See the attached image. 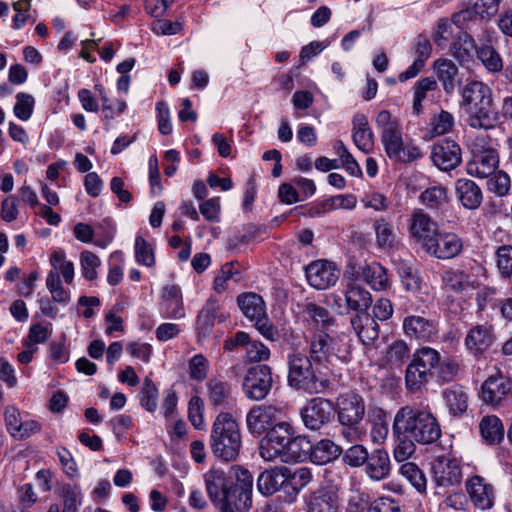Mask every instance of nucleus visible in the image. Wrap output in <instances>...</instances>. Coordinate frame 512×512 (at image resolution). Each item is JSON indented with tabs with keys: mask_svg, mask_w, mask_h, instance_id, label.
Returning a JSON list of instances; mask_svg holds the SVG:
<instances>
[{
	"mask_svg": "<svg viewBox=\"0 0 512 512\" xmlns=\"http://www.w3.org/2000/svg\"><path fill=\"white\" fill-rule=\"evenodd\" d=\"M393 425L417 443L432 444L441 437L440 424L431 409L420 404L401 407L394 416Z\"/></svg>",
	"mask_w": 512,
	"mask_h": 512,
	"instance_id": "obj_2",
	"label": "nucleus"
},
{
	"mask_svg": "<svg viewBox=\"0 0 512 512\" xmlns=\"http://www.w3.org/2000/svg\"><path fill=\"white\" fill-rule=\"evenodd\" d=\"M512 395V382L504 375L489 376L481 387L482 400L493 407L501 406Z\"/></svg>",
	"mask_w": 512,
	"mask_h": 512,
	"instance_id": "obj_14",
	"label": "nucleus"
},
{
	"mask_svg": "<svg viewBox=\"0 0 512 512\" xmlns=\"http://www.w3.org/2000/svg\"><path fill=\"white\" fill-rule=\"evenodd\" d=\"M307 512H339L340 499L334 487L321 486L305 496Z\"/></svg>",
	"mask_w": 512,
	"mask_h": 512,
	"instance_id": "obj_16",
	"label": "nucleus"
},
{
	"mask_svg": "<svg viewBox=\"0 0 512 512\" xmlns=\"http://www.w3.org/2000/svg\"><path fill=\"white\" fill-rule=\"evenodd\" d=\"M334 408L339 423L344 427L359 426L366 414L363 397L353 392L341 394Z\"/></svg>",
	"mask_w": 512,
	"mask_h": 512,
	"instance_id": "obj_8",
	"label": "nucleus"
},
{
	"mask_svg": "<svg viewBox=\"0 0 512 512\" xmlns=\"http://www.w3.org/2000/svg\"><path fill=\"white\" fill-rule=\"evenodd\" d=\"M440 352L430 346L416 349L405 371V385L410 391H419L433 377Z\"/></svg>",
	"mask_w": 512,
	"mask_h": 512,
	"instance_id": "obj_4",
	"label": "nucleus"
},
{
	"mask_svg": "<svg viewBox=\"0 0 512 512\" xmlns=\"http://www.w3.org/2000/svg\"><path fill=\"white\" fill-rule=\"evenodd\" d=\"M342 454V448L332 440L322 439L312 446L311 460L318 465L334 461Z\"/></svg>",
	"mask_w": 512,
	"mask_h": 512,
	"instance_id": "obj_38",
	"label": "nucleus"
},
{
	"mask_svg": "<svg viewBox=\"0 0 512 512\" xmlns=\"http://www.w3.org/2000/svg\"><path fill=\"white\" fill-rule=\"evenodd\" d=\"M498 153L493 148L485 149L474 155L472 161L467 165V171L470 175L479 178L490 177L498 167Z\"/></svg>",
	"mask_w": 512,
	"mask_h": 512,
	"instance_id": "obj_24",
	"label": "nucleus"
},
{
	"mask_svg": "<svg viewBox=\"0 0 512 512\" xmlns=\"http://www.w3.org/2000/svg\"><path fill=\"white\" fill-rule=\"evenodd\" d=\"M479 430L484 441L490 445L500 443L504 438V426L495 415L484 416L479 423Z\"/></svg>",
	"mask_w": 512,
	"mask_h": 512,
	"instance_id": "obj_37",
	"label": "nucleus"
},
{
	"mask_svg": "<svg viewBox=\"0 0 512 512\" xmlns=\"http://www.w3.org/2000/svg\"><path fill=\"white\" fill-rule=\"evenodd\" d=\"M365 473L373 481H381L389 477L391 460L384 448L374 449L369 453V459L365 463Z\"/></svg>",
	"mask_w": 512,
	"mask_h": 512,
	"instance_id": "obj_26",
	"label": "nucleus"
},
{
	"mask_svg": "<svg viewBox=\"0 0 512 512\" xmlns=\"http://www.w3.org/2000/svg\"><path fill=\"white\" fill-rule=\"evenodd\" d=\"M481 45L477 48V56L484 66L491 72L500 71L503 67L502 60L493 47L492 35L488 31L482 33Z\"/></svg>",
	"mask_w": 512,
	"mask_h": 512,
	"instance_id": "obj_30",
	"label": "nucleus"
},
{
	"mask_svg": "<svg viewBox=\"0 0 512 512\" xmlns=\"http://www.w3.org/2000/svg\"><path fill=\"white\" fill-rule=\"evenodd\" d=\"M373 229L375 232L376 246L382 250H391L396 241L393 224L387 219L380 217L374 220Z\"/></svg>",
	"mask_w": 512,
	"mask_h": 512,
	"instance_id": "obj_39",
	"label": "nucleus"
},
{
	"mask_svg": "<svg viewBox=\"0 0 512 512\" xmlns=\"http://www.w3.org/2000/svg\"><path fill=\"white\" fill-rule=\"evenodd\" d=\"M188 369L190 378L201 382L207 377L209 361L202 354H196L190 359Z\"/></svg>",
	"mask_w": 512,
	"mask_h": 512,
	"instance_id": "obj_60",
	"label": "nucleus"
},
{
	"mask_svg": "<svg viewBox=\"0 0 512 512\" xmlns=\"http://www.w3.org/2000/svg\"><path fill=\"white\" fill-rule=\"evenodd\" d=\"M334 414L335 408L332 401L321 397L309 400L300 411L305 427L311 430H319L330 423Z\"/></svg>",
	"mask_w": 512,
	"mask_h": 512,
	"instance_id": "obj_9",
	"label": "nucleus"
},
{
	"mask_svg": "<svg viewBox=\"0 0 512 512\" xmlns=\"http://www.w3.org/2000/svg\"><path fill=\"white\" fill-rule=\"evenodd\" d=\"M292 428L287 422L280 421L272 429H270L266 436L267 443H272L274 447L286 452L292 437Z\"/></svg>",
	"mask_w": 512,
	"mask_h": 512,
	"instance_id": "obj_48",
	"label": "nucleus"
},
{
	"mask_svg": "<svg viewBox=\"0 0 512 512\" xmlns=\"http://www.w3.org/2000/svg\"><path fill=\"white\" fill-rule=\"evenodd\" d=\"M309 356L319 365L328 367L331 356L342 357L338 342L323 330H316L308 340Z\"/></svg>",
	"mask_w": 512,
	"mask_h": 512,
	"instance_id": "obj_12",
	"label": "nucleus"
},
{
	"mask_svg": "<svg viewBox=\"0 0 512 512\" xmlns=\"http://www.w3.org/2000/svg\"><path fill=\"white\" fill-rule=\"evenodd\" d=\"M500 0H473V9H466L461 11L458 15L457 21L472 20L473 16L483 19L494 15L499 6Z\"/></svg>",
	"mask_w": 512,
	"mask_h": 512,
	"instance_id": "obj_45",
	"label": "nucleus"
},
{
	"mask_svg": "<svg viewBox=\"0 0 512 512\" xmlns=\"http://www.w3.org/2000/svg\"><path fill=\"white\" fill-rule=\"evenodd\" d=\"M469 114L468 124L472 128L489 130L497 125V116L492 103L466 111Z\"/></svg>",
	"mask_w": 512,
	"mask_h": 512,
	"instance_id": "obj_32",
	"label": "nucleus"
},
{
	"mask_svg": "<svg viewBox=\"0 0 512 512\" xmlns=\"http://www.w3.org/2000/svg\"><path fill=\"white\" fill-rule=\"evenodd\" d=\"M288 385L307 394L323 393L330 385V369L305 353H287Z\"/></svg>",
	"mask_w": 512,
	"mask_h": 512,
	"instance_id": "obj_1",
	"label": "nucleus"
},
{
	"mask_svg": "<svg viewBox=\"0 0 512 512\" xmlns=\"http://www.w3.org/2000/svg\"><path fill=\"white\" fill-rule=\"evenodd\" d=\"M411 356L409 345L404 340H397L387 347L384 363L390 369H401Z\"/></svg>",
	"mask_w": 512,
	"mask_h": 512,
	"instance_id": "obj_36",
	"label": "nucleus"
},
{
	"mask_svg": "<svg viewBox=\"0 0 512 512\" xmlns=\"http://www.w3.org/2000/svg\"><path fill=\"white\" fill-rule=\"evenodd\" d=\"M442 282L455 293H462L475 288L470 276L462 270H446L442 274Z\"/></svg>",
	"mask_w": 512,
	"mask_h": 512,
	"instance_id": "obj_43",
	"label": "nucleus"
},
{
	"mask_svg": "<svg viewBox=\"0 0 512 512\" xmlns=\"http://www.w3.org/2000/svg\"><path fill=\"white\" fill-rule=\"evenodd\" d=\"M46 286L55 302L66 304L70 300V293L62 286L60 275L51 270L46 278Z\"/></svg>",
	"mask_w": 512,
	"mask_h": 512,
	"instance_id": "obj_53",
	"label": "nucleus"
},
{
	"mask_svg": "<svg viewBox=\"0 0 512 512\" xmlns=\"http://www.w3.org/2000/svg\"><path fill=\"white\" fill-rule=\"evenodd\" d=\"M453 38V26L446 19H440L437 22L433 33V40L440 49H445Z\"/></svg>",
	"mask_w": 512,
	"mask_h": 512,
	"instance_id": "obj_62",
	"label": "nucleus"
},
{
	"mask_svg": "<svg viewBox=\"0 0 512 512\" xmlns=\"http://www.w3.org/2000/svg\"><path fill=\"white\" fill-rule=\"evenodd\" d=\"M361 276L363 280L376 291H382L388 286L386 270L377 262L366 264L362 268Z\"/></svg>",
	"mask_w": 512,
	"mask_h": 512,
	"instance_id": "obj_41",
	"label": "nucleus"
},
{
	"mask_svg": "<svg viewBox=\"0 0 512 512\" xmlns=\"http://www.w3.org/2000/svg\"><path fill=\"white\" fill-rule=\"evenodd\" d=\"M392 434L396 440L393 449V456L397 462H404L408 460L416 451L417 440H413L405 433H399L397 427L392 425Z\"/></svg>",
	"mask_w": 512,
	"mask_h": 512,
	"instance_id": "obj_44",
	"label": "nucleus"
},
{
	"mask_svg": "<svg viewBox=\"0 0 512 512\" xmlns=\"http://www.w3.org/2000/svg\"><path fill=\"white\" fill-rule=\"evenodd\" d=\"M449 411L454 416L462 415L468 407V396L460 386H452L443 393Z\"/></svg>",
	"mask_w": 512,
	"mask_h": 512,
	"instance_id": "obj_47",
	"label": "nucleus"
},
{
	"mask_svg": "<svg viewBox=\"0 0 512 512\" xmlns=\"http://www.w3.org/2000/svg\"><path fill=\"white\" fill-rule=\"evenodd\" d=\"M270 355V349L258 340H251L246 347V359L250 363L267 361Z\"/></svg>",
	"mask_w": 512,
	"mask_h": 512,
	"instance_id": "obj_63",
	"label": "nucleus"
},
{
	"mask_svg": "<svg viewBox=\"0 0 512 512\" xmlns=\"http://www.w3.org/2000/svg\"><path fill=\"white\" fill-rule=\"evenodd\" d=\"M463 372L459 360L454 356H447L442 358L435 369V375L438 381L442 383H449L458 379Z\"/></svg>",
	"mask_w": 512,
	"mask_h": 512,
	"instance_id": "obj_42",
	"label": "nucleus"
},
{
	"mask_svg": "<svg viewBox=\"0 0 512 512\" xmlns=\"http://www.w3.org/2000/svg\"><path fill=\"white\" fill-rule=\"evenodd\" d=\"M241 446L239 424L230 413L221 412L212 425L210 435L212 453L224 461H233L239 455Z\"/></svg>",
	"mask_w": 512,
	"mask_h": 512,
	"instance_id": "obj_3",
	"label": "nucleus"
},
{
	"mask_svg": "<svg viewBox=\"0 0 512 512\" xmlns=\"http://www.w3.org/2000/svg\"><path fill=\"white\" fill-rule=\"evenodd\" d=\"M273 385L272 369L263 364L248 369L243 379V392L248 399L263 400Z\"/></svg>",
	"mask_w": 512,
	"mask_h": 512,
	"instance_id": "obj_7",
	"label": "nucleus"
},
{
	"mask_svg": "<svg viewBox=\"0 0 512 512\" xmlns=\"http://www.w3.org/2000/svg\"><path fill=\"white\" fill-rule=\"evenodd\" d=\"M381 142L386 155L392 160L409 163L423 156L420 148L413 141L403 140L401 125L381 132Z\"/></svg>",
	"mask_w": 512,
	"mask_h": 512,
	"instance_id": "obj_6",
	"label": "nucleus"
},
{
	"mask_svg": "<svg viewBox=\"0 0 512 512\" xmlns=\"http://www.w3.org/2000/svg\"><path fill=\"white\" fill-rule=\"evenodd\" d=\"M350 323L364 345H371L378 339L379 326L377 320L367 311L352 316Z\"/></svg>",
	"mask_w": 512,
	"mask_h": 512,
	"instance_id": "obj_27",
	"label": "nucleus"
},
{
	"mask_svg": "<svg viewBox=\"0 0 512 512\" xmlns=\"http://www.w3.org/2000/svg\"><path fill=\"white\" fill-rule=\"evenodd\" d=\"M346 308L355 311V314L366 312L372 303L371 294L357 285H350L344 293Z\"/></svg>",
	"mask_w": 512,
	"mask_h": 512,
	"instance_id": "obj_35",
	"label": "nucleus"
},
{
	"mask_svg": "<svg viewBox=\"0 0 512 512\" xmlns=\"http://www.w3.org/2000/svg\"><path fill=\"white\" fill-rule=\"evenodd\" d=\"M158 389L150 378H145L141 390V405L149 412L157 408Z\"/></svg>",
	"mask_w": 512,
	"mask_h": 512,
	"instance_id": "obj_61",
	"label": "nucleus"
},
{
	"mask_svg": "<svg viewBox=\"0 0 512 512\" xmlns=\"http://www.w3.org/2000/svg\"><path fill=\"white\" fill-rule=\"evenodd\" d=\"M367 459H369V452L367 448L361 444H355L343 453V462L352 468L364 466Z\"/></svg>",
	"mask_w": 512,
	"mask_h": 512,
	"instance_id": "obj_55",
	"label": "nucleus"
},
{
	"mask_svg": "<svg viewBox=\"0 0 512 512\" xmlns=\"http://www.w3.org/2000/svg\"><path fill=\"white\" fill-rule=\"evenodd\" d=\"M474 39L467 32H460L450 45V52L459 61H467L476 51Z\"/></svg>",
	"mask_w": 512,
	"mask_h": 512,
	"instance_id": "obj_46",
	"label": "nucleus"
},
{
	"mask_svg": "<svg viewBox=\"0 0 512 512\" xmlns=\"http://www.w3.org/2000/svg\"><path fill=\"white\" fill-rule=\"evenodd\" d=\"M487 178V186L491 192L498 196H504L508 193L510 189V178L506 173L497 171Z\"/></svg>",
	"mask_w": 512,
	"mask_h": 512,
	"instance_id": "obj_64",
	"label": "nucleus"
},
{
	"mask_svg": "<svg viewBox=\"0 0 512 512\" xmlns=\"http://www.w3.org/2000/svg\"><path fill=\"white\" fill-rule=\"evenodd\" d=\"M312 445L306 437H291L288 448L285 452V461H300L307 455L311 456Z\"/></svg>",
	"mask_w": 512,
	"mask_h": 512,
	"instance_id": "obj_50",
	"label": "nucleus"
},
{
	"mask_svg": "<svg viewBox=\"0 0 512 512\" xmlns=\"http://www.w3.org/2000/svg\"><path fill=\"white\" fill-rule=\"evenodd\" d=\"M302 314L306 321L321 328H328L335 322L328 309L314 302L304 304Z\"/></svg>",
	"mask_w": 512,
	"mask_h": 512,
	"instance_id": "obj_40",
	"label": "nucleus"
},
{
	"mask_svg": "<svg viewBox=\"0 0 512 512\" xmlns=\"http://www.w3.org/2000/svg\"><path fill=\"white\" fill-rule=\"evenodd\" d=\"M463 250V240L452 232H438L432 243L424 251L429 256L440 260L457 257Z\"/></svg>",
	"mask_w": 512,
	"mask_h": 512,
	"instance_id": "obj_15",
	"label": "nucleus"
},
{
	"mask_svg": "<svg viewBox=\"0 0 512 512\" xmlns=\"http://www.w3.org/2000/svg\"><path fill=\"white\" fill-rule=\"evenodd\" d=\"M432 472L438 494L442 493L440 489L446 490L458 487L462 480L460 464L456 459L436 458L432 464Z\"/></svg>",
	"mask_w": 512,
	"mask_h": 512,
	"instance_id": "obj_11",
	"label": "nucleus"
},
{
	"mask_svg": "<svg viewBox=\"0 0 512 512\" xmlns=\"http://www.w3.org/2000/svg\"><path fill=\"white\" fill-rule=\"evenodd\" d=\"M438 85L434 78L424 77L416 81L413 86L414 98L412 109L413 112L419 115L423 110L422 102L427 98L429 92L435 91Z\"/></svg>",
	"mask_w": 512,
	"mask_h": 512,
	"instance_id": "obj_49",
	"label": "nucleus"
},
{
	"mask_svg": "<svg viewBox=\"0 0 512 512\" xmlns=\"http://www.w3.org/2000/svg\"><path fill=\"white\" fill-rule=\"evenodd\" d=\"M455 192L458 200L466 209H477L482 203V191L470 179H458L455 183Z\"/></svg>",
	"mask_w": 512,
	"mask_h": 512,
	"instance_id": "obj_29",
	"label": "nucleus"
},
{
	"mask_svg": "<svg viewBox=\"0 0 512 512\" xmlns=\"http://www.w3.org/2000/svg\"><path fill=\"white\" fill-rule=\"evenodd\" d=\"M281 408L274 405L254 406L246 416L247 428L253 435L261 436L280 422Z\"/></svg>",
	"mask_w": 512,
	"mask_h": 512,
	"instance_id": "obj_10",
	"label": "nucleus"
},
{
	"mask_svg": "<svg viewBox=\"0 0 512 512\" xmlns=\"http://www.w3.org/2000/svg\"><path fill=\"white\" fill-rule=\"evenodd\" d=\"M420 200L429 208H440L448 203L447 189L442 186L427 188L421 193Z\"/></svg>",
	"mask_w": 512,
	"mask_h": 512,
	"instance_id": "obj_52",
	"label": "nucleus"
},
{
	"mask_svg": "<svg viewBox=\"0 0 512 512\" xmlns=\"http://www.w3.org/2000/svg\"><path fill=\"white\" fill-rule=\"evenodd\" d=\"M497 268L504 278L512 275V246L502 245L496 251Z\"/></svg>",
	"mask_w": 512,
	"mask_h": 512,
	"instance_id": "obj_59",
	"label": "nucleus"
},
{
	"mask_svg": "<svg viewBox=\"0 0 512 512\" xmlns=\"http://www.w3.org/2000/svg\"><path fill=\"white\" fill-rule=\"evenodd\" d=\"M207 398L209 403L215 407H225L231 399V385L222 379L211 378L206 384Z\"/></svg>",
	"mask_w": 512,
	"mask_h": 512,
	"instance_id": "obj_33",
	"label": "nucleus"
},
{
	"mask_svg": "<svg viewBox=\"0 0 512 512\" xmlns=\"http://www.w3.org/2000/svg\"><path fill=\"white\" fill-rule=\"evenodd\" d=\"M400 474L405 477L420 493L427 488V480L420 468L412 462H406L400 467Z\"/></svg>",
	"mask_w": 512,
	"mask_h": 512,
	"instance_id": "obj_51",
	"label": "nucleus"
},
{
	"mask_svg": "<svg viewBox=\"0 0 512 512\" xmlns=\"http://www.w3.org/2000/svg\"><path fill=\"white\" fill-rule=\"evenodd\" d=\"M461 97L460 107L464 111L493 102L490 88L480 81L468 82L461 90Z\"/></svg>",
	"mask_w": 512,
	"mask_h": 512,
	"instance_id": "obj_22",
	"label": "nucleus"
},
{
	"mask_svg": "<svg viewBox=\"0 0 512 512\" xmlns=\"http://www.w3.org/2000/svg\"><path fill=\"white\" fill-rule=\"evenodd\" d=\"M403 331L410 339L430 342L438 333L435 321L419 315L407 316L403 320Z\"/></svg>",
	"mask_w": 512,
	"mask_h": 512,
	"instance_id": "obj_21",
	"label": "nucleus"
},
{
	"mask_svg": "<svg viewBox=\"0 0 512 512\" xmlns=\"http://www.w3.org/2000/svg\"><path fill=\"white\" fill-rule=\"evenodd\" d=\"M431 159L440 170L451 171L462 161L461 148L454 140H442L433 145Z\"/></svg>",
	"mask_w": 512,
	"mask_h": 512,
	"instance_id": "obj_17",
	"label": "nucleus"
},
{
	"mask_svg": "<svg viewBox=\"0 0 512 512\" xmlns=\"http://www.w3.org/2000/svg\"><path fill=\"white\" fill-rule=\"evenodd\" d=\"M289 476L290 469L287 467H275L265 470L258 477L257 488L261 494L270 496L288 484Z\"/></svg>",
	"mask_w": 512,
	"mask_h": 512,
	"instance_id": "obj_25",
	"label": "nucleus"
},
{
	"mask_svg": "<svg viewBox=\"0 0 512 512\" xmlns=\"http://www.w3.org/2000/svg\"><path fill=\"white\" fill-rule=\"evenodd\" d=\"M433 69L446 94H452L460 84L459 69L450 59L439 58L433 63Z\"/></svg>",
	"mask_w": 512,
	"mask_h": 512,
	"instance_id": "obj_28",
	"label": "nucleus"
},
{
	"mask_svg": "<svg viewBox=\"0 0 512 512\" xmlns=\"http://www.w3.org/2000/svg\"><path fill=\"white\" fill-rule=\"evenodd\" d=\"M237 304L242 313L250 320L257 321L266 314L262 297L253 292L242 293L237 297Z\"/></svg>",
	"mask_w": 512,
	"mask_h": 512,
	"instance_id": "obj_31",
	"label": "nucleus"
},
{
	"mask_svg": "<svg viewBox=\"0 0 512 512\" xmlns=\"http://www.w3.org/2000/svg\"><path fill=\"white\" fill-rule=\"evenodd\" d=\"M64 507L62 512H77L81 505V490L76 485L65 484L61 488Z\"/></svg>",
	"mask_w": 512,
	"mask_h": 512,
	"instance_id": "obj_56",
	"label": "nucleus"
},
{
	"mask_svg": "<svg viewBox=\"0 0 512 512\" xmlns=\"http://www.w3.org/2000/svg\"><path fill=\"white\" fill-rule=\"evenodd\" d=\"M493 342L490 329L483 325H476L471 328L465 338V345L474 354L481 353L488 349Z\"/></svg>",
	"mask_w": 512,
	"mask_h": 512,
	"instance_id": "obj_34",
	"label": "nucleus"
},
{
	"mask_svg": "<svg viewBox=\"0 0 512 512\" xmlns=\"http://www.w3.org/2000/svg\"><path fill=\"white\" fill-rule=\"evenodd\" d=\"M306 278L312 287L325 290L337 282L339 271L331 262L318 260L306 267Z\"/></svg>",
	"mask_w": 512,
	"mask_h": 512,
	"instance_id": "obj_19",
	"label": "nucleus"
},
{
	"mask_svg": "<svg viewBox=\"0 0 512 512\" xmlns=\"http://www.w3.org/2000/svg\"><path fill=\"white\" fill-rule=\"evenodd\" d=\"M34 104L35 100L32 95L24 92L18 93L13 108L15 116L22 121L29 120L33 113Z\"/></svg>",
	"mask_w": 512,
	"mask_h": 512,
	"instance_id": "obj_57",
	"label": "nucleus"
},
{
	"mask_svg": "<svg viewBox=\"0 0 512 512\" xmlns=\"http://www.w3.org/2000/svg\"><path fill=\"white\" fill-rule=\"evenodd\" d=\"M409 231L412 238L425 251L438 234L439 229L437 223L429 215L416 212L410 218Z\"/></svg>",
	"mask_w": 512,
	"mask_h": 512,
	"instance_id": "obj_18",
	"label": "nucleus"
},
{
	"mask_svg": "<svg viewBox=\"0 0 512 512\" xmlns=\"http://www.w3.org/2000/svg\"><path fill=\"white\" fill-rule=\"evenodd\" d=\"M101 265L100 258L93 252L84 250L80 253V266L83 277L88 281L97 279V269Z\"/></svg>",
	"mask_w": 512,
	"mask_h": 512,
	"instance_id": "obj_54",
	"label": "nucleus"
},
{
	"mask_svg": "<svg viewBox=\"0 0 512 512\" xmlns=\"http://www.w3.org/2000/svg\"><path fill=\"white\" fill-rule=\"evenodd\" d=\"M135 256L139 264L147 267L155 265L154 251L151 245L141 236L135 239Z\"/></svg>",
	"mask_w": 512,
	"mask_h": 512,
	"instance_id": "obj_58",
	"label": "nucleus"
},
{
	"mask_svg": "<svg viewBox=\"0 0 512 512\" xmlns=\"http://www.w3.org/2000/svg\"><path fill=\"white\" fill-rule=\"evenodd\" d=\"M466 490L476 508L487 510L493 506L494 489L481 476L471 477L466 483Z\"/></svg>",
	"mask_w": 512,
	"mask_h": 512,
	"instance_id": "obj_23",
	"label": "nucleus"
},
{
	"mask_svg": "<svg viewBox=\"0 0 512 512\" xmlns=\"http://www.w3.org/2000/svg\"><path fill=\"white\" fill-rule=\"evenodd\" d=\"M229 314L224 311L218 300L210 297L202 307L197 317L198 337L206 338L213 330L215 323H223Z\"/></svg>",
	"mask_w": 512,
	"mask_h": 512,
	"instance_id": "obj_20",
	"label": "nucleus"
},
{
	"mask_svg": "<svg viewBox=\"0 0 512 512\" xmlns=\"http://www.w3.org/2000/svg\"><path fill=\"white\" fill-rule=\"evenodd\" d=\"M228 474L236 495V511L244 512L252 505L253 477L247 469L239 466L232 467Z\"/></svg>",
	"mask_w": 512,
	"mask_h": 512,
	"instance_id": "obj_13",
	"label": "nucleus"
},
{
	"mask_svg": "<svg viewBox=\"0 0 512 512\" xmlns=\"http://www.w3.org/2000/svg\"><path fill=\"white\" fill-rule=\"evenodd\" d=\"M205 483L209 498L221 512H238L229 474L220 469H211L205 475Z\"/></svg>",
	"mask_w": 512,
	"mask_h": 512,
	"instance_id": "obj_5",
	"label": "nucleus"
}]
</instances>
